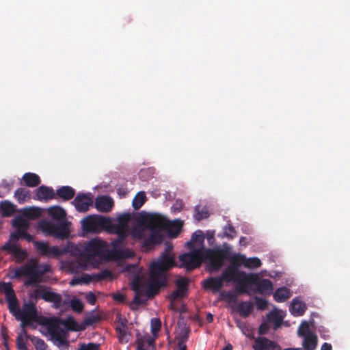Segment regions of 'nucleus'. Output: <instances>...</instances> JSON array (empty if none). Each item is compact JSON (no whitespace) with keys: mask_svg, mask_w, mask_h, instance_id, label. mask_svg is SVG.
Wrapping results in <instances>:
<instances>
[{"mask_svg":"<svg viewBox=\"0 0 350 350\" xmlns=\"http://www.w3.org/2000/svg\"><path fill=\"white\" fill-rule=\"evenodd\" d=\"M146 201V196L144 191L138 192L134 197L132 205L134 209H139Z\"/></svg>","mask_w":350,"mask_h":350,"instance_id":"39","label":"nucleus"},{"mask_svg":"<svg viewBox=\"0 0 350 350\" xmlns=\"http://www.w3.org/2000/svg\"><path fill=\"white\" fill-rule=\"evenodd\" d=\"M183 224L180 220H175L173 222L168 221L166 230H168L171 237L176 238L182 230Z\"/></svg>","mask_w":350,"mask_h":350,"instance_id":"35","label":"nucleus"},{"mask_svg":"<svg viewBox=\"0 0 350 350\" xmlns=\"http://www.w3.org/2000/svg\"><path fill=\"white\" fill-rule=\"evenodd\" d=\"M86 300L90 305H94L96 301V297L93 293L89 292L86 295Z\"/></svg>","mask_w":350,"mask_h":350,"instance_id":"62","label":"nucleus"},{"mask_svg":"<svg viewBox=\"0 0 350 350\" xmlns=\"http://www.w3.org/2000/svg\"><path fill=\"white\" fill-rule=\"evenodd\" d=\"M144 229L135 228H133L131 231V235L137 239H142L144 238Z\"/></svg>","mask_w":350,"mask_h":350,"instance_id":"60","label":"nucleus"},{"mask_svg":"<svg viewBox=\"0 0 350 350\" xmlns=\"http://www.w3.org/2000/svg\"><path fill=\"white\" fill-rule=\"evenodd\" d=\"M27 230H16L15 232L11 234V238L14 239H23L29 242L32 241L33 237L27 232Z\"/></svg>","mask_w":350,"mask_h":350,"instance_id":"42","label":"nucleus"},{"mask_svg":"<svg viewBox=\"0 0 350 350\" xmlns=\"http://www.w3.org/2000/svg\"><path fill=\"white\" fill-rule=\"evenodd\" d=\"M131 219V215L129 213H124L117 217V223L114 224L111 220L109 225V232L113 234H120L124 237V233L128 234L129 223Z\"/></svg>","mask_w":350,"mask_h":350,"instance_id":"12","label":"nucleus"},{"mask_svg":"<svg viewBox=\"0 0 350 350\" xmlns=\"http://www.w3.org/2000/svg\"><path fill=\"white\" fill-rule=\"evenodd\" d=\"M44 291V287L40 286L39 288L35 289L29 294V297L31 299H35V301H37V299L39 298L42 299V293Z\"/></svg>","mask_w":350,"mask_h":350,"instance_id":"55","label":"nucleus"},{"mask_svg":"<svg viewBox=\"0 0 350 350\" xmlns=\"http://www.w3.org/2000/svg\"><path fill=\"white\" fill-rule=\"evenodd\" d=\"M227 279V278H226ZM231 279L228 278V282H234L236 283V291L239 294L248 293L247 288L248 284H252L254 282V274H247L245 277L238 276V275H234L231 276Z\"/></svg>","mask_w":350,"mask_h":350,"instance_id":"15","label":"nucleus"},{"mask_svg":"<svg viewBox=\"0 0 350 350\" xmlns=\"http://www.w3.org/2000/svg\"><path fill=\"white\" fill-rule=\"evenodd\" d=\"M253 308L254 304L252 301H242L239 304L237 311L242 317L247 318L252 313Z\"/></svg>","mask_w":350,"mask_h":350,"instance_id":"31","label":"nucleus"},{"mask_svg":"<svg viewBox=\"0 0 350 350\" xmlns=\"http://www.w3.org/2000/svg\"><path fill=\"white\" fill-rule=\"evenodd\" d=\"M13 226L16 228V230H28L29 223L27 220L18 217L13 221Z\"/></svg>","mask_w":350,"mask_h":350,"instance_id":"45","label":"nucleus"},{"mask_svg":"<svg viewBox=\"0 0 350 350\" xmlns=\"http://www.w3.org/2000/svg\"><path fill=\"white\" fill-rule=\"evenodd\" d=\"M235 232V229L232 225H228L227 227L225 228V234L228 237L232 239L233 236L232 235V234Z\"/></svg>","mask_w":350,"mask_h":350,"instance_id":"63","label":"nucleus"},{"mask_svg":"<svg viewBox=\"0 0 350 350\" xmlns=\"http://www.w3.org/2000/svg\"><path fill=\"white\" fill-rule=\"evenodd\" d=\"M270 327L266 322H263L260 324L258 328V334L260 335H264L267 333Z\"/></svg>","mask_w":350,"mask_h":350,"instance_id":"61","label":"nucleus"},{"mask_svg":"<svg viewBox=\"0 0 350 350\" xmlns=\"http://www.w3.org/2000/svg\"><path fill=\"white\" fill-rule=\"evenodd\" d=\"M5 299L8 302L10 312L16 319L21 308L16 294Z\"/></svg>","mask_w":350,"mask_h":350,"instance_id":"32","label":"nucleus"},{"mask_svg":"<svg viewBox=\"0 0 350 350\" xmlns=\"http://www.w3.org/2000/svg\"><path fill=\"white\" fill-rule=\"evenodd\" d=\"M245 256L241 254H228V260L230 262V265L227 266L224 271V276L231 279V276L238 275V276L245 277L246 273L239 269L241 265L244 266Z\"/></svg>","mask_w":350,"mask_h":350,"instance_id":"7","label":"nucleus"},{"mask_svg":"<svg viewBox=\"0 0 350 350\" xmlns=\"http://www.w3.org/2000/svg\"><path fill=\"white\" fill-rule=\"evenodd\" d=\"M72 204L78 212L85 213L89 210L90 206H92L93 195L91 193H79Z\"/></svg>","mask_w":350,"mask_h":350,"instance_id":"14","label":"nucleus"},{"mask_svg":"<svg viewBox=\"0 0 350 350\" xmlns=\"http://www.w3.org/2000/svg\"><path fill=\"white\" fill-rule=\"evenodd\" d=\"M55 198V192L53 189L45 185H41L36 190L34 199L40 201H49Z\"/></svg>","mask_w":350,"mask_h":350,"instance_id":"24","label":"nucleus"},{"mask_svg":"<svg viewBox=\"0 0 350 350\" xmlns=\"http://www.w3.org/2000/svg\"><path fill=\"white\" fill-rule=\"evenodd\" d=\"M204 241V233L202 230H196L191 236V239L187 243L188 247L192 250L193 247V243L202 244Z\"/></svg>","mask_w":350,"mask_h":350,"instance_id":"38","label":"nucleus"},{"mask_svg":"<svg viewBox=\"0 0 350 350\" xmlns=\"http://www.w3.org/2000/svg\"><path fill=\"white\" fill-rule=\"evenodd\" d=\"M268 319L274 323L275 329L279 327L282 322V319L277 312H270L267 316Z\"/></svg>","mask_w":350,"mask_h":350,"instance_id":"49","label":"nucleus"},{"mask_svg":"<svg viewBox=\"0 0 350 350\" xmlns=\"http://www.w3.org/2000/svg\"><path fill=\"white\" fill-rule=\"evenodd\" d=\"M111 277V273L107 269L101 271L100 272L92 275V278L96 281H101Z\"/></svg>","mask_w":350,"mask_h":350,"instance_id":"52","label":"nucleus"},{"mask_svg":"<svg viewBox=\"0 0 350 350\" xmlns=\"http://www.w3.org/2000/svg\"><path fill=\"white\" fill-rule=\"evenodd\" d=\"M291 296L290 290L286 287H280L273 293V298L277 302H284Z\"/></svg>","mask_w":350,"mask_h":350,"instance_id":"33","label":"nucleus"},{"mask_svg":"<svg viewBox=\"0 0 350 350\" xmlns=\"http://www.w3.org/2000/svg\"><path fill=\"white\" fill-rule=\"evenodd\" d=\"M176 290L174 291L170 295L169 298L171 301L183 298L188 291V280L186 278H181L176 281Z\"/></svg>","mask_w":350,"mask_h":350,"instance_id":"20","label":"nucleus"},{"mask_svg":"<svg viewBox=\"0 0 350 350\" xmlns=\"http://www.w3.org/2000/svg\"><path fill=\"white\" fill-rule=\"evenodd\" d=\"M161 328V321L158 318H153L150 321L151 332L153 335L157 334Z\"/></svg>","mask_w":350,"mask_h":350,"instance_id":"50","label":"nucleus"},{"mask_svg":"<svg viewBox=\"0 0 350 350\" xmlns=\"http://www.w3.org/2000/svg\"><path fill=\"white\" fill-rule=\"evenodd\" d=\"M76 194L75 190L70 186H62L56 190L55 197L68 201L72 199Z\"/></svg>","mask_w":350,"mask_h":350,"instance_id":"27","label":"nucleus"},{"mask_svg":"<svg viewBox=\"0 0 350 350\" xmlns=\"http://www.w3.org/2000/svg\"><path fill=\"white\" fill-rule=\"evenodd\" d=\"M33 342L36 350H46L47 345L42 339L36 338Z\"/></svg>","mask_w":350,"mask_h":350,"instance_id":"56","label":"nucleus"},{"mask_svg":"<svg viewBox=\"0 0 350 350\" xmlns=\"http://www.w3.org/2000/svg\"><path fill=\"white\" fill-rule=\"evenodd\" d=\"M12 273V278L19 279L22 277H27L25 282V286H35V282H31V278L34 274V267L33 265L32 260L30 263H25L18 268H15L10 271Z\"/></svg>","mask_w":350,"mask_h":350,"instance_id":"10","label":"nucleus"},{"mask_svg":"<svg viewBox=\"0 0 350 350\" xmlns=\"http://www.w3.org/2000/svg\"><path fill=\"white\" fill-rule=\"evenodd\" d=\"M116 234L118 235V238L111 242L113 247L115 249L123 247L125 245V239L128 234L124 233V237H122L120 234Z\"/></svg>","mask_w":350,"mask_h":350,"instance_id":"48","label":"nucleus"},{"mask_svg":"<svg viewBox=\"0 0 350 350\" xmlns=\"http://www.w3.org/2000/svg\"><path fill=\"white\" fill-rule=\"evenodd\" d=\"M14 197L17 199L19 204H23L30 198V192L23 188H18L14 192Z\"/></svg>","mask_w":350,"mask_h":350,"instance_id":"40","label":"nucleus"},{"mask_svg":"<svg viewBox=\"0 0 350 350\" xmlns=\"http://www.w3.org/2000/svg\"><path fill=\"white\" fill-rule=\"evenodd\" d=\"M70 226L71 222L67 219H63L57 224L44 220L39 223L38 227L46 235L64 240L68 239L70 234Z\"/></svg>","mask_w":350,"mask_h":350,"instance_id":"2","label":"nucleus"},{"mask_svg":"<svg viewBox=\"0 0 350 350\" xmlns=\"http://www.w3.org/2000/svg\"><path fill=\"white\" fill-rule=\"evenodd\" d=\"M112 298L113 299V300L117 301L120 303H123L126 299L125 296L120 293L113 294L112 295Z\"/></svg>","mask_w":350,"mask_h":350,"instance_id":"64","label":"nucleus"},{"mask_svg":"<svg viewBox=\"0 0 350 350\" xmlns=\"http://www.w3.org/2000/svg\"><path fill=\"white\" fill-rule=\"evenodd\" d=\"M230 248L228 246L217 249L203 248L204 261L209 260V267L212 271H219L228 258Z\"/></svg>","mask_w":350,"mask_h":350,"instance_id":"3","label":"nucleus"},{"mask_svg":"<svg viewBox=\"0 0 350 350\" xmlns=\"http://www.w3.org/2000/svg\"><path fill=\"white\" fill-rule=\"evenodd\" d=\"M42 299L46 301L53 303L55 308H59L62 306V297L60 294L47 291L44 288Z\"/></svg>","mask_w":350,"mask_h":350,"instance_id":"26","label":"nucleus"},{"mask_svg":"<svg viewBox=\"0 0 350 350\" xmlns=\"http://www.w3.org/2000/svg\"><path fill=\"white\" fill-rule=\"evenodd\" d=\"M26 186L35 187L40 184V178L38 175L34 173H25L22 178Z\"/></svg>","mask_w":350,"mask_h":350,"instance_id":"30","label":"nucleus"},{"mask_svg":"<svg viewBox=\"0 0 350 350\" xmlns=\"http://www.w3.org/2000/svg\"><path fill=\"white\" fill-rule=\"evenodd\" d=\"M16 345L18 350H28L26 342L21 334H19L16 338Z\"/></svg>","mask_w":350,"mask_h":350,"instance_id":"58","label":"nucleus"},{"mask_svg":"<svg viewBox=\"0 0 350 350\" xmlns=\"http://www.w3.org/2000/svg\"><path fill=\"white\" fill-rule=\"evenodd\" d=\"M48 215L53 219L59 221L66 219L65 210L59 206H53L48 208Z\"/></svg>","mask_w":350,"mask_h":350,"instance_id":"28","label":"nucleus"},{"mask_svg":"<svg viewBox=\"0 0 350 350\" xmlns=\"http://www.w3.org/2000/svg\"><path fill=\"white\" fill-rule=\"evenodd\" d=\"M33 245L40 256L46 258H58L66 252L65 249L51 246L49 243L44 241H35Z\"/></svg>","mask_w":350,"mask_h":350,"instance_id":"9","label":"nucleus"},{"mask_svg":"<svg viewBox=\"0 0 350 350\" xmlns=\"http://www.w3.org/2000/svg\"><path fill=\"white\" fill-rule=\"evenodd\" d=\"M70 307L76 312L81 313L83 310V304L79 299L73 298L70 300Z\"/></svg>","mask_w":350,"mask_h":350,"instance_id":"51","label":"nucleus"},{"mask_svg":"<svg viewBox=\"0 0 350 350\" xmlns=\"http://www.w3.org/2000/svg\"><path fill=\"white\" fill-rule=\"evenodd\" d=\"M253 284L256 286L254 290L256 293L269 295L273 293V284L269 279H259L256 275H254Z\"/></svg>","mask_w":350,"mask_h":350,"instance_id":"17","label":"nucleus"},{"mask_svg":"<svg viewBox=\"0 0 350 350\" xmlns=\"http://www.w3.org/2000/svg\"><path fill=\"white\" fill-rule=\"evenodd\" d=\"M114 205L113 199L108 196H100L95 199V207L102 213H109Z\"/></svg>","mask_w":350,"mask_h":350,"instance_id":"21","label":"nucleus"},{"mask_svg":"<svg viewBox=\"0 0 350 350\" xmlns=\"http://www.w3.org/2000/svg\"><path fill=\"white\" fill-rule=\"evenodd\" d=\"M175 261L168 254H163L157 261L152 262L150 272L159 277H167L165 271L175 266Z\"/></svg>","mask_w":350,"mask_h":350,"instance_id":"8","label":"nucleus"},{"mask_svg":"<svg viewBox=\"0 0 350 350\" xmlns=\"http://www.w3.org/2000/svg\"><path fill=\"white\" fill-rule=\"evenodd\" d=\"M118 340L122 344L127 343L131 337V334L127 329L116 330Z\"/></svg>","mask_w":350,"mask_h":350,"instance_id":"46","label":"nucleus"},{"mask_svg":"<svg viewBox=\"0 0 350 350\" xmlns=\"http://www.w3.org/2000/svg\"><path fill=\"white\" fill-rule=\"evenodd\" d=\"M36 301H29L25 303L20 310L16 320L21 321L23 328L31 325L32 322L38 321V315L36 307Z\"/></svg>","mask_w":350,"mask_h":350,"instance_id":"6","label":"nucleus"},{"mask_svg":"<svg viewBox=\"0 0 350 350\" xmlns=\"http://www.w3.org/2000/svg\"><path fill=\"white\" fill-rule=\"evenodd\" d=\"M111 218L102 215H89L82 220L83 229L87 232H98L105 229L109 232Z\"/></svg>","mask_w":350,"mask_h":350,"instance_id":"4","label":"nucleus"},{"mask_svg":"<svg viewBox=\"0 0 350 350\" xmlns=\"http://www.w3.org/2000/svg\"><path fill=\"white\" fill-rule=\"evenodd\" d=\"M59 324L57 320L51 323L49 326V332L52 337H53L58 342V346L64 347L66 349H68V342L64 338L61 332L58 330Z\"/></svg>","mask_w":350,"mask_h":350,"instance_id":"25","label":"nucleus"},{"mask_svg":"<svg viewBox=\"0 0 350 350\" xmlns=\"http://www.w3.org/2000/svg\"><path fill=\"white\" fill-rule=\"evenodd\" d=\"M107 243L100 239H93L85 243L83 251L79 257L80 267L85 269L93 263L96 257L103 258L106 256Z\"/></svg>","mask_w":350,"mask_h":350,"instance_id":"1","label":"nucleus"},{"mask_svg":"<svg viewBox=\"0 0 350 350\" xmlns=\"http://www.w3.org/2000/svg\"><path fill=\"white\" fill-rule=\"evenodd\" d=\"M1 249L11 254L15 258V262L16 263L23 262L27 257V252L26 250L21 249L18 245L14 243H11L10 241H8L4 244Z\"/></svg>","mask_w":350,"mask_h":350,"instance_id":"16","label":"nucleus"},{"mask_svg":"<svg viewBox=\"0 0 350 350\" xmlns=\"http://www.w3.org/2000/svg\"><path fill=\"white\" fill-rule=\"evenodd\" d=\"M163 240V236L159 230L150 231V234L142 243V250L148 251L155 245L159 244Z\"/></svg>","mask_w":350,"mask_h":350,"instance_id":"22","label":"nucleus"},{"mask_svg":"<svg viewBox=\"0 0 350 350\" xmlns=\"http://www.w3.org/2000/svg\"><path fill=\"white\" fill-rule=\"evenodd\" d=\"M304 338L302 345L305 350H314L318 342L317 336L313 334Z\"/></svg>","mask_w":350,"mask_h":350,"instance_id":"36","label":"nucleus"},{"mask_svg":"<svg viewBox=\"0 0 350 350\" xmlns=\"http://www.w3.org/2000/svg\"><path fill=\"white\" fill-rule=\"evenodd\" d=\"M209 217V213L208 210L204 208H202V211H200V206H196L195 207V214H194V218L200 221L203 219H206Z\"/></svg>","mask_w":350,"mask_h":350,"instance_id":"47","label":"nucleus"},{"mask_svg":"<svg viewBox=\"0 0 350 350\" xmlns=\"http://www.w3.org/2000/svg\"><path fill=\"white\" fill-rule=\"evenodd\" d=\"M255 303L258 310H265L267 306V301L263 298L255 297Z\"/></svg>","mask_w":350,"mask_h":350,"instance_id":"57","label":"nucleus"},{"mask_svg":"<svg viewBox=\"0 0 350 350\" xmlns=\"http://www.w3.org/2000/svg\"><path fill=\"white\" fill-rule=\"evenodd\" d=\"M78 350H99V345L90 342L88 344H82Z\"/></svg>","mask_w":350,"mask_h":350,"instance_id":"59","label":"nucleus"},{"mask_svg":"<svg viewBox=\"0 0 350 350\" xmlns=\"http://www.w3.org/2000/svg\"><path fill=\"white\" fill-rule=\"evenodd\" d=\"M224 282H228V279L224 276V271L219 277H209L203 282V287L205 289L212 290L215 292L219 291L223 286Z\"/></svg>","mask_w":350,"mask_h":350,"instance_id":"18","label":"nucleus"},{"mask_svg":"<svg viewBox=\"0 0 350 350\" xmlns=\"http://www.w3.org/2000/svg\"><path fill=\"white\" fill-rule=\"evenodd\" d=\"M253 349L254 350H280V347L265 336H259L254 339Z\"/></svg>","mask_w":350,"mask_h":350,"instance_id":"19","label":"nucleus"},{"mask_svg":"<svg viewBox=\"0 0 350 350\" xmlns=\"http://www.w3.org/2000/svg\"><path fill=\"white\" fill-rule=\"evenodd\" d=\"M306 310V304L297 298L293 299L290 306V311L294 316H301Z\"/></svg>","mask_w":350,"mask_h":350,"instance_id":"29","label":"nucleus"},{"mask_svg":"<svg viewBox=\"0 0 350 350\" xmlns=\"http://www.w3.org/2000/svg\"><path fill=\"white\" fill-rule=\"evenodd\" d=\"M179 259L182 267L187 271H191L198 267L204 262L203 247L192 249L190 252L180 255Z\"/></svg>","mask_w":350,"mask_h":350,"instance_id":"5","label":"nucleus"},{"mask_svg":"<svg viewBox=\"0 0 350 350\" xmlns=\"http://www.w3.org/2000/svg\"><path fill=\"white\" fill-rule=\"evenodd\" d=\"M25 215L27 216L29 218L35 219L38 217H39L40 212V210L38 208H29L25 210Z\"/></svg>","mask_w":350,"mask_h":350,"instance_id":"54","label":"nucleus"},{"mask_svg":"<svg viewBox=\"0 0 350 350\" xmlns=\"http://www.w3.org/2000/svg\"><path fill=\"white\" fill-rule=\"evenodd\" d=\"M297 334L299 337H306L313 334L310 331V325L307 321H303L300 324L297 330Z\"/></svg>","mask_w":350,"mask_h":350,"instance_id":"43","label":"nucleus"},{"mask_svg":"<svg viewBox=\"0 0 350 350\" xmlns=\"http://www.w3.org/2000/svg\"><path fill=\"white\" fill-rule=\"evenodd\" d=\"M144 221L150 231L159 230L161 232L167 229L168 226V220L165 217L157 213L147 215Z\"/></svg>","mask_w":350,"mask_h":350,"instance_id":"13","label":"nucleus"},{"mask_svg":"<svg viewBox=\"0 0 350 350\" xmlns=\"http://www.w3.org/2000/svg\"><path fill=\"white\" fill-rule=\"evenodd\" d=\"M1 209L3 216L9 217L16 212V206L8 201H4L1 203Z\"/></svg>","mask_w":350,"mask_h":350,"instance_id":"37","label":"nucleus"},{"mask_svg":"<svg viewBox=\"0 0 350 350\" xmlns=\"http://www.w3.org/2000/svg\"><path fill=\"white\" fill-rule=\"evenodd\" d=\"M0 293H4L5 299L15 295L12 284L10 282H0Z\"/></svg>","mask_w":350,"mask_h":350,"instance_id":"41","label":"nucleus"},{"mask_svg":"<svg viewBox=\"0 0 350 350\" xmlns=\"http://www.w3.org/2000/svg\"><path fill=\"white\" fill-rule=\"evenodd\" d=\"M167 284V277H159L150 272V279L148 286L144 289V295L147 297L154 296L159 293L161 287Z\"/></svg>","mask_w":350,"mask_h":350,"instance_id":"11","label":"nucleus"},{"mask_svg":"<svg viewBox=\"0 0 350 350\" xmlns=\"http://www.w3.org/2000/svg\"><path fill=\"white\" fill-rule=\"evenodd\" d=\"M117 321V326L116 327V330L120 329H128L127 323L128 321L126 318L122 317L120 314H118L116 317Z\"/></svg>","mask_w":350,"mask_h":350,"instance_id":"53","label":"nucleus"},{"mask_svg":"<svg viewBox=\"0 0 350 350\" xmlns=\"http://www.w3.org/2000/svg\"><path fill=\"white\" fill-rule=\"evenodd\" d=\"M260 266H261V261L258 258L252 257V258H247L245 256L244 267L249 268V269H253V268H258Z\"/></svg>","mask_w":350,"mask_h":350,"instance_id":"44","label":"nucleus"},{"mask_svg":"<svg viewBox=\"0 0 350 350\" xmlns=\"http://www.w3.org/2000/svg\"><path fill=\"white\" fill-rule=\"evenodd\" d=\"M133 289L135 293L132 303L137 306L144 304L148 297L144 295V289L137 285L133 286Z\"/></svg>","mask_w":350,"mask_h":350,"instance_id":"34","label":"nucleus"},{"mask_svg":"<svg viewBox=\"0 0 350 350\" xmlns=\"http://www.w3.org/2000/svg\"><path fill=\"white\" fill-rule=\"evenodd\" d=\"M33 265L34 267V274L31 278V282H35V285L39 284L42 276L51 271V266L48 264L39 265L36 260H32Z\"/></svg>","mask_w":350,"mask_h":350,"instance_id":"23","label":"nucleus"}]
</instances>
